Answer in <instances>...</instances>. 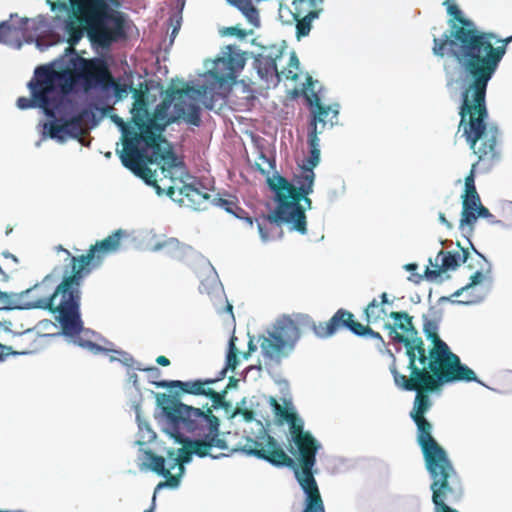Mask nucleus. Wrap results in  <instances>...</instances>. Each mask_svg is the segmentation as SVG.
<instances>
[{"label":"nucleus","instance_id":"nucleus-35","mask_svg":"<svg viewBox=\"0 0 512 512\" xmlns=\"http://www.w3.org/2000/svg\"><path fill=\"white\" fill-rule=\"evenodd\" d=\"M44 129L47 130L49 137L52 139H58L61 141L65 139L66 135L63 123H59L58 121L45 123Z\"/></svg>","mask_w":512,"mask_h":512},{"label":"nucleus","instance_id":"nucleus-31","mask_svg":"<svg viewBox=\"0 0 512 512\" xmlns=\"http://www.w3.org/2000/svg\"><path fill=\"white\" fill-rule=\"evenodd\" d=\"M180 194L186 197L192 205H200L204 200L208 199L206 193L201 192L193 185H183L180 188Z\"/></svg>","mask_w":512,"mask_h":512},{"label":"nucleus","instance_id":"nucleus-9","mask_svg":"<svg viewBox=\"0 0 512 512\" xmlns=\"http://www.w3.org/2000/svg\"><path fill=\"white\" fill-rule=\"evenodd\" d=\"M111 119L122 133L121 140L123 148L119 151L122 164L135 175L142 178L147 184L153 185L159 189L156 185L157 180L155 172L146 166L145 159H147V155H145L141 131L132 123V119L129 122H125L117 115H112Z\"/></svg>","mask_w":512,"mask_h":512},{"label":"nucleus","instance_id":"nucleus-48","mask_svg":"<svg viewBox=\"0 0 512 512\" xmlns=\"http://www.w3.org/2000/svg\"><path fill=\"white\" fill-rule=\"evenodd\" d=\"M32 20L29 19V18H20L19 20V23H18V28L21 29V30H25L27 29L29 23L31 22Z\"/></svg>","mask_w":512,"mask_h":512},{"label":"nucleus","instance_id":"nucleus-29","mask_svg":"<svg viewBox=\"0 0 512 512\" xmlns=\"http://www.w3.org/2000/svg\"><path fill=\"white\" fill-rule=\"evenodd\" d=\"M321 1L322 0H293V17L305 16L309 14V12H318L319 14L320 10L318 9V4Z\"/></svg>","mask_w":512,"mask_h":512},{"label":"nucleus","instance_id":"nucleus-21","mask_svg":"<svg viewBox=\"0 0 512 512\" xmlns=\"http://www.w3.org/2000/svg\"><path fill=\"white\" fill-rule=\"evenodd\" d=\"M145 459L147 467L154 473L163 476L166 481L160 482L156 489H161L165 486L177 487L179 485V475L171 474L170 460H168V467L165 466V458L155 454L151 450L145 451Z\"/></svg>","mask_w":512,"mask_h":512},{"label":"nucleus","instance_id":"nucleus-34","mask_svg":"<svg viewBox=\"0 0 512 512\" xmlns=\"http://www.w3.org/2000/svg\"><path fill=\"white\" fill-rule=\"evenodd\" d=\"M66 136H77L82 131V116L77 115L62 121Z\"/></svg>","mask_w":512,"mask_h":512},{"label":"nucleus","instance_id":"nucleus-2","mask_svg":"<svg viewBox=\"0 0 512 512\" xmlns=\"http://www.w3.org/2000/svg\"><path fill=\"white\" fill-rule=\"evenodd\" d=\"M127 236L125 230L118 229L80 256H73L63 246H57L56 250L65 254V265L61 271L55 267L51 274L27 290L34 298L30 307L54 314L64 335H80L84 329L80 312L82 282L108 255L120 249L121 240Z\"/></svg>","mask_w":512,"mask_h":512},{"label":"nucleus","instance_id":"nucleus-58","mask_svg":"<svg viewBox=\"0 0 512 512\" xmlns=\"http://www.w3.org/2000/svg\"><path fill=\"white\" fill-rule=\"evenodd\" d=\"M249 348H250V350L255 349V347L253 346L252 342L249 343Z\"/></svg>","mask_w":512,"mask_h":512},{"label":"nucleus","instance_id":"nucleus-47","mask_svg":"<svg viewBox=\"0 0 512 512\" xmlns=\"http://www.w3.org/2000/svg\"><path fill=\"white\" fill-rule=\"evenodd\" d=\"M238 412L243 416V418L247 421V422H250L253 420L254 418V413L252 410H249V409H242V410H238Z\"/></svg>","mask_w":512,"mask_h":512},{"label":"nucleus","instance_id":"nucleus-12","mask_svg":"<svg viewBox=\"0 0 512 512\" xmlns=\"http://www.w3.org/2000/svg\"><path fill=\"white\" fill-rule=\"evenodd\" d=\"M277 206L269 215L256 218L257 227L264 241L270 240L281 234V224L289 225L291 230L300 234H306L307 222L304 211L294 210L289 204L276 198Z\"/></svg>","mask_w":512,"mask_h":512},{"label":"nucleus","instance_id":"nucleus-18","mask_svg":"<svg viewBox=\"0 0 512 512\" xmlns=\"http://www.w3.org/2000/svg\"><path fill=\"white\" fill-rule=\"evenodd\" d=\"M358 324L359 322L354 320V315L351 312L341 308L328 321L313 323L312 330L319 338H329L344 328L355 334L354 327Z\"/></svg>","mask_w":512,"mask_h":512},{"label":"nucleus","instance_id":"nucleus-33","mask_svg":"<svg viewBox=\"0 0 512 512\" xmlns=\"http://www.w3.org/2000/svg\"><path fill=\"white\" fill-rule=\"evenodd\" d=\"M299 59L298 57L296 56L295 53H292L290 55V59H289V62H288V65L287 67L282 70L280 73V78L281 77H284L285 79L287 80H292V81H296L299 77Z\"/></svg>","mask_w":512,"mask_h":512},{"label":"nucleus","instance_id":"nucleus-61","mask_svg":"<svg viewBox=\"0 0 512 512\" xmlns=\"http://www.w3.org/2000/svg\"><path fill=\"white\" fill-rule=\"evenodd\" d=\"M468 267H469L470 269H473V268H474V265H473L472 263H469V264H468Z\"/></svg>","mask_w":512,"mask_h":512},{"label":"nucleus","instance_id":"nucleus-53","mask_svg":"<svg viewBox=\"0 0 512 512\" xmlns=\"http://www.w3.org/2000/svg\"><path fill=\"white\" fill-rule=\"evenodd\" d=\"M415 268H416V264H409V265H407V269L408 270H413Z\"/></svg>","mask_w":512,"mask_h":512},{"label":"nucleus","instance_id":"nucleus-38","mask_svg":"<svg viewBox=\"0 0 512 512\" xmlns=\"http://www.w3.org/2000/svg\"><path fill=\"white\" fill-rule=\"evenodd\" d=\"M66 30L69 34L70 45H75L83 36V30L79 25L74 22H68L66 24Z\"/></svg>","mask_w":512,"mask_h":512},{"label":"nucleus","instance_id":"nucleus-62","mask_svg":"<svg viewBox=\"0 0 512 512\" xmlns=\"http://www.w3.org/2000/svg\"><path fill=\"white\" fill-rule=\"evenodd\" d=\"M2 360V356L0 355V361Z\"/></svg>","mask_w":512,"mask_h":512},{"label":"nucleus","instance_id":"nucleus-5","mask_svg":"<svg viewBox=\"0 0 512 512\" xmlns=\"http://www.w3.org/2000/svg\"><path fill=\"white\" fill-rule=\"evenodd\" d=\"M294 444L299 453L297 463L284 451L279 442L267 433L259 440L248 438L242 450L247 455L265 460L273 466L292 468L298 484L305 493L302 512H326L313 471L320 444L312 435L303 439L298 438Z\"/></svg>","mask_w":512,"mask_h":512},{"label":"nucleus","instance_id":"nucleus-44","mask_svg":"<svg viewBox=\"0 0 512 512\" xmlns=\"http://www.w3.org/2000/svg\"><path fill=\"white\" fill-rule=\"evenodd\" d=\"M10 304V295L0 290V310Z\"/></svg>","mask_w":512,"mask_h":512},{"label":"nucleus","instance_id":"nucleus-46","mask_svg":"<svg viewBox=\"0 0 512 512\" xmlns=\"http://www.w3.org/2000/svg\"><path fill=\"white\" fill-rule=\"evenodd\" d=\"M270 405H271V407H272V409H273V412H274V414H275L276 416H277V414H279V413L283 410V408H284V407H283L281 404H279V403H278V401H277L275 398H273V397H271V398H270Z\"/></svg>","mask_w":512,"mask_h":512},{"label":"nucleus","instance_id":"nucleus-14","mask_svg":"<svg viewBox=\"0 0 512 512\" xmlns=\"http://www.w3.org/2000/svg\"><path fill=\"white\" fill-rule=\"evenodd\" d=\"M315 173L313 169L302 166L299 175L295 176V183L291 184L286 178L279 176L277 183H271V188L275 191L276 198L286 202L294 210L304 211L299 204V196L309 195L313 192Z\"/></svg>","mask_w":512,"mask_h":512},{"label":"nucleus","instance_id":"nucleus-36","mask_svg":"<svg viewBox=\"0 0 512 512\" xmlns=\"http://www.w3.org/2000/svg\"><path fill=\"white\" fill-rule=\"evenodd\" d=\"M356 329L355 335L357 336H368L372 339H375L379 342V345H384V339L379 332L374 331L370 328L369 325H363L359 322L358 325L354 327Z\"/></svg>","mask_w":512,"mask_h":512},{"label":"nucleus","instance_id":"nucleus-8","mask_svg":"<svg viewBox=\"0 0 512 512\" xmlns=\"http://www.w3.org/2000/svg\"><path fill=\"white\" fill-rule=\"evenodd\" d=\"M391 356L393 361L390 372L395 385L402 390L416 392L410 412L411 418L425 417L432 407L428 393L438 390L441 385L454 382H479L476 375L427 369L424 366L408 367L410 375L406 376L400 373L394 354Z\"/></svg>","mask_w":512,"mask_h":512},{"label":"nucleus","instance_id":"nucleus-4","mask_svg":"<svg viewBox=\"0 0 512 512\" xmlns=\"http://www.w3.org/2000/svg\"><path fill=\"white\" fill-rule=\"evenodd\" d=\"M192 94H200V91L189 85L183 88H169L163 101L150 115L144 93L134 90L135 100L131 108L132 123L143 136V147L147 155L146 166L153 163L159 164L165 159L166 152L162 144L166 141L162 132L167 125L179 119L194 126L200 125V108Z\"/></svg>","mask_w":512,"mask_h":512},{"label":"nucleus","instance_id":"nucleus-52","mask_svg":"<svg viewBox=\"0 0 512 512\" xmlns=\"http://www.w3.org/2000/svg\"><path fill=\"white\" fill-rule=\"evenodd\" d=\"M230 34L244 35V33L236 27L229 28Z\"/></svg>","mask_w":512,"mask_h":512},{"label":"nucleus","instance_id":"nucleus-26","mask_svg":"<svg viewBox=\"0 0 512 512\" xmlns=\"http://www.w3.org/2000/svg\"><path fill=\"white\" fill-rule=\"evenodd\" d=\"M322 133V130L308 132V145H309V157L306 160V163L303 165L305 167L314 169L320 162V148H319V138L318 134Z\"/></svg>","mask_w":512,"mask_h":512},{"label":"nucleus","instance_id":"nucleus-45","mask_svg":"<svg viewBox=\"0 0 512 512\" xmlns=\"http://www.w3.org/2000/svg\"><path fill=\"white\" fill-rule=\"evenodd\" d=\"M234 210L236 211L237 214L244 216V218H242V219L245 220L250 226L253 225V218L248 216V214L245 212V210H243L242 208H240L238 206H236V208H234Z\"/></svg>","mask_w":512,"mask_h":512},{"label":"nucleus","instance_id":"nucleus-10","mask_svg":"<svg viewBox=\"0 0 512 512\" xmlns=\"http://www.w3.org/2000/svg\"><path fill=\"white\" fill-rule=\"evenodd\" d=\"M423 331L432 346L425 348V361L417 360V366H424L427 369L452 371L476 375L467 365L462 364L458 355L453 353L447 343L438 334V326L433 320H425Z\"/></svg>","mask_w":512,"mask_h":512},{"label":"nucleus","instance_id":"nucleus-11","mask_svg":"<svg viewBox=\"0 0 512 512\" xmlns=\"http://www.w3.org/2000/svg\"><path fill=\"white\" fill-rule=\"evenodd\" d=\"M392 322L385 324L393 343L403 344L408 358V367L417 366V360L425 361V344L413 324V317L405 311L389 314Z\"/></svg>","mask_w":512,"mask_h":512},{"label":"nucleus","instance_id":"nucleus-39","mask_svg":"<svg viewBox=\"0 0 512 512\" xmlns=\"http://www.w3.org/2000/svg\"><path fill=\"white\" fill-rule=\"evenodd\" d=\"M226 394V390H224L223 392H216L215 390H213L211 387L209 389H207V394L206 396L209 397L211 400H212V407L213 408H219V407H222L225 405V401H224V395Z\"/></svg>","mask_w":512,"mask_h":512},{"label":"nucleus","instance_id":"nucleus-23","mask_svg":"<svg viewBox=\"0 0 512 512\" xmlns=\"http://www.w3.org/2000/svg\"><path fill=\"white\" fill-rule=\"evenodd\" d=\"M255 68L262 79L266 81L275 80L276 83L280 81V73L275 58L259 55L255 59Z\"/></svg>","mask_w":512,"mask_h":512},{"label":"nucleus","instance_id":"nucleus-32","mask_svg":"<svg viewBox=\"0 0 512 512\" xmlns=\"http://www.w3.org/2000/svg\"><path fill=\"white\" fill-rule=\"evenodd\" d=\"M238 349L235 345V338L232 337L229 341V349L226 357V367L220 372V377L218 379H222L225 377V373L227 369L235 370L238 364Z\"/></svg>","mask_w":512,"mask_h":512},{"label":"nucleus","instance_id":"nucleus-6","mask_svg":"<svg viewBox=\"0 0 512 512\" xmlns=\"http://www.w3.org/2000/svg\"><path fill=\"white\" fill-rule=\"evenodd\" d=\"M114 0H46L51 11L68 13L82 25L91 41L102 47L125 37V18L117 10L110 8Z\"/></svg>","mask_w":512,"mask_h":512},{"label":"nucleus","instance_id":"nucleus-51","mask_svg":"<svg viewBox=\"0 0 512 512\" xmlns=\"http://www.w3.org/2000/svg\"><path fill=\"white\" fill-rule=\"evenodd\" d=\"M439 220L442 224H444L447 228L451 229L453 226L452 224L446 219L444 213H439Z\"/></svg>","mask_w":512,"mask_h":512},{"label":"nucleus","instance_id":"nucleus-7","mask_svg":"<svg viewBox=\"0 0 512 512\" xmlns=\"http://www.w3.org/2000/svg\"><path fill=\"white\" fill-rule=\"evenodd\" d=\"M74 69L57 71L50 66H39L36 74L39 83L43 85L41 91H37L36 97L42 105H47L46 95L51 90L59 89L60 94L66 95L73 91L78 81L82 82L85 91L95 88L109 90L113 84V75L106 61L99 57L86 59L76 57L72 60Z\"/></svg>","mask_w":512,"mask_h":512},{"label":"nucleus","instance_id":"nucleus-28","mask_svg":"<svg viewBox=\"0 0 512 512\" xmlns=\"http://www.w3.org/2000/svg\"><path fill=\"white\" fill-rule=\"evenodd\" d=\"M183 248V245L176 238H166L156 242L151 250L154 252L162 251L168 256H176Z\"/></svg>","mask_w":512,"mask_h":512},{"label":"nucleus","instance_id":"nucleus-24","mask_svg":"<svg viewBox=\"0 0 512 512\" xmlns=\"http://www.w3.org/2000/svg\"><path fill=\"white\" fill-rule=\"evenodd\" d=\"M381 301L373 299L365 308V318L368 323H376L387 316L385 305L389 303L387 293L380 295Z\"/></svg>","mask_w":512,"mask_h":512},{"label":"nucleus","instance_id":"nucleus-49","mask_svg":"<svg viewBox=\"0 0 512 512\" xmlns=\"http://www.w3.org/2000/svg\"><path fill=\"white\" fill-rule=\"evenodd\" d=\"M156 362H157V364H159L161 366L170 365V360L166 356H163V355L158 356L156 358Z\"/></svg>","mask_w":512,"mask_h":512},{"label":"nucleus","instance_id":"nucleus-43","mask_svg":"<svg viewBox=\"0 0 512 512\" xmlns=\"http://www.w3.org/2000/svg\"><path fill=\"white\" fill-rule=\"evenodd\" d=\"M277 417L288 423L289 421L296 419V414L294 412H290L287 408L284 407L283 410L277 414Z\"/></svg>","mask_w":512,"mask_h":512},{"label":"nucleus","instance_id":"nucleus-19","mask_svg":"<svg viewBox=\"0 0 512 512\" xmlns=\"http://www.w3.org/2000/svg\"><path fill=\"white\" fill-rule=\"evenodd\" d=\"M28 87L31 90L32 98L30 99L27 97H19L17 99V107L21 110H25L39 106L40 108L44 109L47 116L54 117L53 110L58 107L60 102L59 89L56 88V90H51L48 92L46 95L47 105H42L41 100L36 97V93L37 91H41L44 86L39 83L36 71L34 72V79L28 83Z\"/></svg>","mask_w":512,"mask_h":512},{"label":"nucleus","instance_id":"nucleus-22","mask_svg":"<svg viewBox=\"0 0 512 512\" xmlns=\"http://www.w3.org/2000/svg\"><path fill=\"white\" fill-rule=\"evenodd\" d=\"M219 379L209 378L205 380H193V381H180V380H172V381H160L156 383L157 387L161 388H179L183 393L192 394V395H204L207 394V389L210 388L212 384L217 382Z\"/></svg>","mask_w":512,"mask_h":512},{"label":"nucleus","instance_id":"nucleus-3","mask_svg":"<svg viewBox=\"0 0 512 512\" xmlns=\"http://www.w3.org/2000/svg\"><path fill=\"white\" fill-rule=\"evenodd\" d=\"M157 403L169 422L171 437L183 444L178 450L167 451L170 469L178 468L179 479L184 472L183 465L191 460L193 454L213 459L227 455L222 451H229L228 445L220 436L219 419L211 408H195L164 393L157 395Z\"/></svg>","mask_w":512,"mask_h":512},{"label":"nucleus","instance_id":"nucleus-54","mask_svg":"<svg viewBox=\"0 0 512 512\" xmlns=\"http://www.w3.org/2000/svg\"><path fill=\"white\" fill-rule=\"evenodd\" d=\"M167 192H168L169 195L172 196L174 194V188L173 187H169Z\"/></svg>","mask_w":512,"mask_h":512},{"label":"nucleus","instance_id":"nucleus-42","mask_svg":"<svg viewBox=\"0 0 512 512\" xmlns=\"http://www.w3.org/2000/svg\"><path fill=\"white\" fill-rule=\"evenodd\" d=\"M220 205L222 208H224L227 212L233 214L235 217L244 218V216L237 214L236 211L234 210V208H236L237 204L234 203L233 201L222 199Z\"/></svg>","mask_w":512,"mask_h":512},{"label":"nucleus","instance_id":"nucleus-50","mask_svg":"<svg viewBox=\"0 0 512 512\" xmlns=\"http://www.w3.org/2000/svg\"><path fill=\"white\" fill-rule=\"evenodd\" d=\"M302 200H303V201H304V203L306 204V207H303V208H304V211H305L306 209H311L312 201H311V199L308 197V195L299 196V203H300Z\"/></svg>","mask_w":512,"mask_h":512},{"label":"nucleus","instance_id":"nucleus-55","mask_svg":"<svg viewBox=\"0 0 512 512\" xmlns=\"http://www.w3.org/2000/svg\"><path fill=\"white\" fill-rule=\"evenodd\" d=\"M232 309H233L232 305H231V304H228V305H227V311H229L230 313H232Z\"/></svg>","mask_w":512,"mask_h":512},{"label":"nucleus","instance_id":"nucleus-1","mask_svg":"<svg viewBox=\"0 0 512 512\" xmlns=\"http://www.w3.org/2000/svg\"><path fill=\"white\" fill-rule=\"evenodd\" d=\"M443 5L450 16L449 34L434 37L432 50L436 56L451 57L468 81L461 94L458 131H462L478 162L491 164L499 157L500 133L495 124L487 122L486 91L512 36L498 39L494 33L479 29L474 21L465 17L455 0H445Z\"/></svg>","mask_w":512,"mask_h":512},{"label":"nucleus","instance_id":"nucleus-40","mask_svg":"<svg viewBox=\"0 0 512 512\" xmlns=\"http://www.w3.org/2000/svg\"><path fill=\"white\" fill-rule=\"evenodd\" d=\"M111 88H113L116 98L122 99L127 95L129 91L134 94V88L131 85L121 84L115 81L113 78V84H111Z\"/></svg>","mask_w":512,"mask_h":512},{"label":"nucleus","instance_id":"nucleus-56","mask_svg":"<svg viewBox=\"0 0 512 512\" xmlns=\"http://www.w3.org/2000/svg\"><path fill=\"white\" fill-rule=\"evenodd\" d=\"M178 27H174L173 31H172V36H174L177 32H178Z\"/></svg>","mask_w":512,"mask_h":512},{"label":"nucleus","instance_id":"nucleus-59","mask_svg":"<svg viewBox=\"0 0 512 512\" xmlns=\"http://www.w3.org/2000/svg\"><path fill=\"white\" fill-rule=\"evenodd\" d=\"M144 512H153V507H151V508H149V509L145 510Z\"/></svg>","mask_w":512,"mask_h":512},{"label":"nucleus","instance_id":"nucleus-57","mask_svg":"<svg viewBox=\"0 0 512 512\" xmlns=\"http://www.w3.org/2000/svg\"><path fill=\"white\" fill-rule=\"evenodd\" d=\"M307 82L308 85H312V78L310 76H307Z\"/></svg>","mask_w":512,"mask_h":512},{"label":"nucleus","instance_id":"nucleus-16","mask_svg":"<svg viewBox=\"0 0 512 512\" xmlns=\"http://www.w3.org/2000/svg\"><path fill=\"white\" fill-rule=\"evenodd\" d=\"M246 58L243 53L230 52L227 56L215 60L214 67L208 72L219 86L235 83L238 73L244 68Z\"/></svg>","mask_w":512,"mask_h":512},{"label":"nucleus","instance_id":"nucleus-30","mask_svg":"<svg viewBox=\"0 0 512 512\" xmlns=\"http://www.w3.org/2000/svg\"><path fill=\"white\" fill-rule=\"evenodd\" d=\"M296 21V37L298 39L307 36L311 30V23L318 18V12H309L305 16L293 17Z\"/></svg>","mask_w":512,"mask_h":512},{"label":"nucleus","instance_id":"nucleus-20","mask_svg":"<svg viewBox=\"0 0 512 512\" xmlns=\"http://www.w3.org/2000/svg\"><path fill=\"white\" fill-rule=\"evenodd\" d=\"M469 250L458 245L456 251H444L440 250L435 257L434 263L430 260V264L434 267L433 269L427 268L426 275L431 279H435L441 275V273L448 270H455L462 263H466L469 257Z\"/></svg>","mask_w":512,"mask_h":512},{"label":"nucleus","instance_id":"nucleus-15","mask_svg":"<svg viewBox=\"0 0 512 512\" xmlns=\"http://www.w3.org/2000/svg\"><path fill=\"white\" fill-rule=\"evenodd\" d=\"M475 166L476 164L472 165V169L470 173L465 177L464 181V192L461 196L462 212L459 223V228L461 230H465L466 227L472 230L479 217H492V214L489 212V210L482 205L480 196L477 192L474 173Z\"/></svg>","mask_w":512,"mask_h":512},{"label":"nucleus","instance_id":"nucleus-13","mask_svg":"<svg viewBox=\"0 0 512 512\" xmlns=\"http://www.w3.org/2000/svg\"><path fill=\"white\" fill-rule=\"evenodd\" d=\"M300 338L298 325L289 317L279 320L274 331L269 333L261 341V349L264 356L275 359L291 351Z\"/></svg>","mask_w":512,"mask_h":512},{"label":"nucleus","instance_id":"nucleus-25","mask_svg":"<svg viewBox=\"0 0 512 512\" xmlns=\"http://www.w3.org/2000/svg\"><path fill=\"white\" fill-rule=\"evenodd\" d=\"M476 254V261L479 268L470 276V282L463 287L461 290L457 291L455 295H460L461 291L467 290L473 286H476L483 282V280L490 274L491 266L488 261L485 259L483 255H481L478 251L474 249Z\"/></svg>","mask_w":512,"mask_h":512},{"label":"nucleus","instance_id":"nucleus-37","mask_svg":"<svg viewBox=\"0 0 512 512\" xmlns=\"http://www.w3.org/2000/svg\"><path fill=\"white\" fill-rule=\"evenodd\" d=\"M290 425V434L293 442L298 441L299 439H303L304 437H308L311 434L303 429L302 421L298 420L296 417L295 420L288 422Z\"/></svg>","mask_w":512,"mask_h":512},{"label":"nucleus","instance_id":"nucleus-60","mask_svg":"<svg viewBox=\"0 0 512 512\" xmlns=\"http://www.w3.org/2000/svg\"><path fill=\"white\" fill-rule=\"evenodd\" d=\"M11 231H12V229H11V228H7V230H6V234L8 235Z\"/></svg>","mask_w":512,"mask_h":512},{"label":"nucleus","instance_id":"nucleus-41","mask_svg":"<svg viewBox=\"0 0 512 512\" xmlns=\"http://www.w3.org/2000/svg\"><path fill=\"white\" fill-rule=\"evenodd\" d=\"M12 26L7 22L0 23V42L7 43L11 37Z\"/></svg>","mask_w":512,"mask_h":512},{"label":"nucleus","instance_id":"nucleus-17","mask_svg":"<svg viewBox=\"0 0 512 512\" xmlns=\"http://www.w3.org/2000/svg\"><path fill=\"white\" fill-rule=\"evenodd\" d=\"M305 97L308 104L312 107V119L309 123V131H313V128H315V131H323L327 125L333 127L338 119V107L322 104L320 97L314 91L310 93L305 92Z\"/></svg>","mask_w":512,"mask_h":512},{"label":"nucleus","instance_id":"nucleus-27","mask_svg":"<svg viewBox=\"0 0 512 512\" xmlns=\"http://www.w3.org/2000/svg\"><path fill=\"white\" fill-rule=\"evenodd\" d=\"M230 5L236 7L245 16L249 23L259 25V12L254 6V0H226Z\"/></svg>","mask_w":512,"mask_h":512}]
</instances>
